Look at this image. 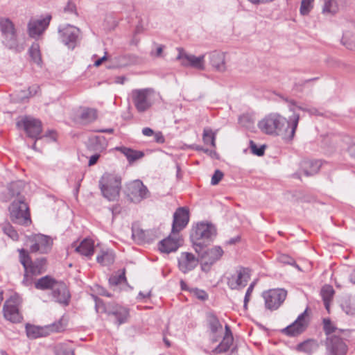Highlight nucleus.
Returning <instances> with one entry per match:
<instances>
[{"mask_svg":"<svg viewBox=\"0 0 355 355\" xmlns=\"http://www.w3.org/2000/svg\"><path fill=\"white\" fill-rule=\"evenodd\" d=\"M289 111L293 114L287 120L285 117L277 113L266 116L258 123L259 128L264 133L271 135H282L286 141H291L297 128L300 114L295 113L293 100L288 101Z\"/></svg>","mask_w":355,"mask_h":355,"instance_id":"obj_1","label":"nucleus"},{"mask_svg":"<svg viewBox=\"0 0 355 355\" xmlns=\"http://www.w3.org/2000/svg\"><path fill=\"white\" fill-rule=\"evenodd\" d=\"M216 229L211 223L201 222L192 229L190 238L195 251L200 254L216 236Z\"/></svg>","mask_w":355,"mask_h":355,"instance_id":"obj_2","label":"nucleus"},{"mask_svg":"<svg viewBox=\"0 0 355 355\" xmlns=\"http://www.w3.org/2000/svg\"><path fill=\"white\" fill-rule=\"evenodd\" d=\"M95 308L97 312H105L114 320L118 326L127 322L129 316V310L119 304L105 305L103 300L94 296Z\"/></svg>","mask_w":355,"mask_h":355,"instance_id":"obj_3","label":"nucleus"},{"mask_svg":"<svg viewBox=\"0 0 355 355\" xmlns=\"http://www.w3.org/2000/svg\"><path fill=\"white\" fill-rule=\"evenodd\" d=\"M121 179L119 176L105 173L99 180V187L103 196L110 201H114L119 196Z\"/></svg>","mask_w":355,"mask_h":355,"instance_id":"obj_4","label":"nucleus"},{"mask_svg":"<svg viewBox=\"0 0 355 355\" xmlns=\"http://www.w3.org/2000/svg\"><path fill=\"white\" fill-rule=\"evenodd\" d=\"M154 94V90L151 88L132 90L130 94L131 99L139 113H144L151 108L155 103Z\"/></svg>","mask_w":355,"mask_h":355,"instance_id":"obj_5","label":"nucleus"},{"mask_svg":"<svg viewBox=\"0 0 355 355\" xmlns=\"http://www.w3.org/2000/svg\"><path fill=\"white\" fill-rule=\"evenodd\" d=\"M18 252L19 253V261L25 270L24 279L22 283L27 285V274L30 273L33 275H37L44 272L46 260L45 258L42 257L37 259L35 261H32L26 250L19 249Z\"/></svg>","mask_w":355,"mask_h":355,"instance_id":"obj_6","label":"nucleus"},{"mask_svg":"<svg viewBox=\"0 0 355 355\" xmlns=\"http://www.w3.org/2000/svg\"><path fill=\"white\" fill-rule=\"evenodd\" d=\"M11 220L16 224L27 225L31 223L27 204L22 198L12 202L9 207Z\"/></svg>","mask_w":355,"mask_h":355,"instance_id":"obj_7","label":"nucleus"},{"mask_svg":"<svg viewBox=\"0 0 355 355\" xmlns=\"http://www.w3.org/2000/svg\"><path fill=\"white\" fill-rule=\"evenodd\" d=\"M0 31L3 44L9 49L17 46V33L14 23L6 17H0Z\"/></svg>","mask_w":355,"mask_h":355,"instance_id":"obj_8","label":"nucleus"},{"mask_svg":"<svg viewBox=\"0 0 355 355\" xmlns=\"http://www.w3.org/2000/svg\"><path fill=\"white\" fill-rule=\"evenodd\" d=\"M21 299L18 294H15L8 299L3 305V311L4 318L14 323L20 322L22 316L19 313V306Z\"/></svg>","mask_w":355,"mask_h":355,"instance_id":"obj_9","label":"nucleus"},{"mask_svg":"<svg viewBox=\"0 0 355 355\" xmlns=\"http://www.w3.org/2000/svg\"><path fill=\"white\" fill-rule=\"evenodd\" d=\"M287 291L283 288L270 289L263 293L265 305L268 309L276 310L284 302Z\"/></svg>","mask_w":355,"mask_h":355,"instance_id":"obj_10","label":"nucleus"},{"mask_svg":"<svg viewBox=\"0 0 355 355\" xmlns=\"http://www.w3.org/2000/svg\"><path fill=\"white\" fill-rule=\"evenodd\" d=\"M178 55L176 60L181 62V64L186 67H192L198 70H204L205 69V55L198 57L187 53L183 49L178 48Z\"/></svg>","mask_w":355,"mask_h":355,"instance_id":"obj_11","label":"nucleus"},{"mask_svg":"<svg viewBox=\"0 0 355 355\" xmlns=\"http://www.w3.org/2000/svg\"><path fill=\"white\" fill-rule=\"evenodd\" d=\"M250 278V270L239 267L234 274L227 277V286L232 290H239L245 287Z\"/></svg>","mask_w":355,"mask_h":355,"instance_id":"obj_12","label":"nucleus"},{"mask_svg":"<svg viewBox=\"0 0 355 355\" xmlns=\"http://www.w3.org/2000/svg\"><path fill=\"white\" fill-rule=\"evenodd\" d=\"M61 41L69 49H73L77 44L80 35V30L70 24L59 28Z\"/></svg>","mask_w":355,"mask_h":355,"instance_id":"obj_13","label":"nucleus"},{"mask_svg":"<svg viewBox=\"0 0 355 355\" xmlns=\"http://www.w3.org/2000/svg\"><path fill=\"white\" fill-rule=\"evenodd\" d=\"M19 128H23L29 137L37 139L42 132V122L31 116H26L17 123Z\"/></svg>","mask_w":355,"mask_h":355,"instance_id":"obj_14","label":"nucleus"},{"mask_svg":"<svg viewBox=\"0 0 355 355\" xmlns=\"http://www.w3.org/2000/svg\"><path fill=\"white\" fill-rule=\"evenodd\" d=\"M148 190L141 180H135L128 186V196L130 200L138 203L148 197Z\"/></svg>","mask_w":355,"mask_h":355,"instance_id":"obj_15","label":"nucleus"},{"mask_svg":"<svg viewBox=\"0 0 355 355\" xmlns=\"http://www.w3.org/2000/svg\"><path fill=\"white\" fill-rule=\"evenodd\" d=\"M327 355H346L347 346L338 335L333 334L327 338Z\"/></svg>","mask_w":355,"mask_h":355,"instance_id":"obj_16","label":"nucleus"},{"mask_svg":"<svg viewBox=\"0 0 355 355\" xmlns=\"http://www.w3.org/2000/svg\"><path fill=\"white\" fill-rule=\"evenodd\" d=\"M51 15H46L42 19H31L28 24V33L31 37L37 38L48 28Z\"/></svg>","mask_w":355,"mask_h":355,"instance_id":"obj_17","label":"nucleus"},{"mask_svg":"<svg viewBox=\"0 0 355 355\" xmlns=\"http://www.w3.org/2000/svg\"><path fill=\"white\" fill-rule=\"evenodd\" d=\"M199 254H200L202 260V270L207 271L211 265L221 258L223 254V250L220 246H215L204 252H201Z\"/></svg>","mask_w":355,"mask_h":355,"instance_id":"obj_18","label":"nucleus"},{"mask_svg":"<svg viewBox=\"0 0 355 355\" xmlns=\"http://www.w3.org/2000/svg\"><path fill=\"white\" fill-rule=\"evenodd\" d=\"M189 220V210L185 207L178 208L173 214L172 234L178 233L184 229Z\"/></svg>","mask_w":355,"mask_h":355,"instance_id":"obj_19","label":"nucleus"},{"mask_svg":"<svg viewBox=\"0 0 355 355\" xmlns=\"http://www.w3.org/2000/svg\"><path fill=\"white\" fill-rule=\"evenodd\" d=\"M32 244L30 246L31 252L40 253H47L52 245V240L49 236L43 234H37L34 236L32 240Z\"/></svg>","mask_w":355,"mask_h":355,"instance_id":"obj_20","label":"nucleus"},{"mask_svg":"<svg viewBox=\"0 0 355 355\" xmlns=\"http://www.w3.org/2000/svg\"><path fill=\"white\" fill-rule=\"evenodd\" d=\"M306 310L302 313L291 324L286 327L283 331L288 336H295L302 333L306 328Z\"/></svg>","mask_w":355,"mask_h":355,"instance_id":"obj_21","label":"nucleus"},{"mask_svg":"<svg viewBox=\"0 0 355 355\" xmlns=\"http://www.w3.org/2000/svg\"><path fill=\"white\" fill-rule=\"evenodd\" d=\"M198 264V259L190 252H182L178 258V268L183 273L193 270Z\"/></svg>","mask_w":355,"mask_h":355,"instance_id":"obj_22","label":"nucleus"},{"mask_svg":"<svg viewBox=\"0 0 355 355\" xmlns=\"http://www.w3.org/2000/svg\"><path fill=\"white\" fill-rule=\"evenodd\" d=\"M207 320L211 332V341L216 343L223 335V325L218 318L213 313H208Z\"/></svg>","mask_w":355,"mask_h":355,"instance_id":"obj_23","label":"nucleus"},{"mask_svg":"<svg viewBox=\"0 0 355 355\" xmlns=\"http://www.w3.org/2000/svg\"><path fill=\"white\" fill-rule=\"evenodd\" d=\"M52 297L55 302L67 305L69 304L70 294L65 284L58 282L52 289Z\"/></svg>","mask_w":355,"mask_h":355,"instance_id":"obj_24","label":"nucleus"},{"mask_svg":"<svg viewBox=\"0 0 355 355\" xmlns=\"http://www.w3.org/2000/svg\"><path fill=\"white\" fill-rule=\"evenodd\" d=\"M211 65L218 71L226 69L225 54L223 52L214 51L208 53Z\"/></svg>","mask_w":355,"mask_h":355,"instance_id":"obj_25","label":"nucleus"},{"mask_svg":"<svg viewBox=\"0 0 355 355\" xmlns=\"http://www.w3.org/2000/svg\"><path fill=\"white\" fill-rule=\"evenodd\" d=\"M225 334L222 341L220 344L211 352V353H223L227 352L233 343V336L232 331L228 324L225 326Z\"/></svg>","mask_w":355,"mask_h":355,"instance_id":"obj_26","label":"nucleus"},{"mask_svg":"<svg viewBox=\"0 0 355 355\" xmlns=\"http://www.w3.org/2000/svg\"><path fill=\"white\" fill-rule=\"evenodd\" d=\"M179 247V239L176 236L173 237L171 235L163 239L159 243V250L162 252L166 254L175 252Z\"/></svg>","mask_w":355,"mask_h":355,"instance_id":"obj_27","label":"nucleus"},{"mask_svg":"<svg viewBox=\"0 0 355 355\" xmlns=\"http://www.w3.org/2000/svg\"><path fill=\"white\" fill-rule=\"evenodd\" d=\"M73 245L75 246L76 252L80 253L83 256L90 258L94 254V243L90 239H85L78 245H76L74 244H73Z\"/></svg>","mask_w":355,"mask_h":355,"instance_id":"obj_28","label":"nucleus"},{"mask_svg":"<svg viewBox=\"0 0 355 355\" xmlns=\"http://www.w3.org/2000/svg\"><path fill=\"white\" fill-rule=\"evenodd\" d=\"M106 139L103 136H94L87 141V149L97 153L103 152L107 147Z\"/></svg>","mask_w":355,"mask_h":355,"instance_id":"obj_29","label":"nucleus"},{"mask_svg":"<svg viewBox=\"0 0 355 355\" xmlns=\"http://www.w3.org/2000/svg\"><path fill=\"white\" fill-rule=\"evenodd\" d=\"M321 167V161L320 160H306L302 164V169L306 176L316 174Z\"/></svg>","mask_w":355,"mask_h":355,"instance_id":"obj_30","label":"nucleus"},{"mask_svg":"<svg viewBox=\"0 0 355 355\" xmlns=\"http://www.w3.org/2000/svg\"><path fill=\"white\" fill-rule=\"evenodd\" d=\"M115 149L123 154L130 163L134 162L143 157L144 155V153L141 151L135 150L125 146L116 147Z\"/></svg>","mask_w":355,"mask_h":355,"instance_id":"obj_31","label":"nucleus"},{"mask_svg":"<svg viewBox=\"0 0 355 355\" xmlns=\"http://www.w3.org/2000/svg\"><path fill=\"white\" fill-rule=\"evenodd\" d=\"M148 234V231H145L137 226L132 227V237L138 243H149L150 238H149Z\"/></svg>","mask_w":355,"mask_h":355,"instance_id":"obj_32","label":"nucleus"},{"mask_svg":"<svg viewBox=\"0 0 355 355\" xmlns=\"http://www.w3.org/2000/svg\"><path fill=\"white\" fill-rule=\"evenodd\" d=\"M79 118L84 123H91L97 118L96 110L89 107H83L81 109Z\"/></svg>","mask_w":355,"mask_h":355,"instance_id":"obj_33","label":"nucleus"},{"mask_svg":"<svg viewBox=\"0 0 355 355\" xmlns=\"http://www.w3.org/2000/svg\"><path fill=\"white\" fill-rule=\"evenodd\" d=\"M58 282L50 276H45L35 282V288L40 290L53 289Z\"/></svg>","mask_w":355,"mask_h":355,"instance_id":"obj_34","label":"nucleus"},{"mask_svg":"<svg viewBox=\"0 0 355 355\" xmlns=\"http://www.w3.org/2000/svg\"><path fill=\"white\" fill-rule=\"evenodd\" d=\"M322 2V12L324 15H335L339 7L336 0H321Z\"/></svg>","mask_w":355,"mask_h":355,"instance_id":"obj_35","label":"nucleus"},{"mask_svg":"<svg viewBox=\"0 0 355 355\" xmlns=\"http://www.w3.org/2000/svg\"><path fill=\"white\" fill-rule=\"evenodd\" d=\"M318 348V342L315 340H307L303 343H300L297 345V349L299 351L305 352L308 354H311L315 352Z\"/></svg>","mask_w":355,"mask_h":355,"instance_id":"obj_36","label":"nucleus"},{"mask_svg":"<svg viewBox=\"0 0 355 355\" xmlns=\"http://www.w3.org/2000/svg\"><path fill=\"white\" fill-rule=\"evenodd\" d=\"M115 256L112 250L102 252L101 255H98L96 260L98 263L103 266H110L114 261Z\"/></svg>","mask_w":355,"mask_h":355,"instance_id":"obj_37","label":"nucleus"},{"mask_svg":"<svg viewBox=\"0 0 355 355\" xmlns=\"http://www.w3.org/2000/svg\"><path fill=\"white\" fill-rule=\"evenodd\" d=\"M26 331L27 336L30 338H36L44 336L42 328L31 324L26 326Z\"/></svg>","mask_w":355,"mask_h":355,"instance_id":"obj_38","label":"nucleus"},{"mask_svg":"<svg viewBox=\"0 0 355 355\" xmlns=\"http://www.w3.org/2000/svg\"><path fill=\"white\" fill-rule=\"evenodd\" d=\"M24 189V182L22 181L12 182L8 187L9 194L11 197L19 196Z\"/></svg>","mask_w":355,"mask_h":355,"instance_id":"obj_39","label":"nucleus"},{"mask_svg":"<svg viewBox=\"0 0 355 355\" xmlns=\"http://www.w3.org/2000/svg\"><path fill=\"white\" fill-rule=\"evenodd\" d=\"M29 54L33 61L37 65L42 63L40 46L37 43H33L29 49Z\"/></svg>","mask_w":355,"mask_h":355,"instance_id":"obj_40","label":"nucleus"},{"mask_svg":"<svg viewBox=\"0 0 355 355\" xmlns=\"http://www.w3.org/2000/svg\"><path fill=\"white\" fill-rule=\"evenodd\" d=\"M323 325H324V330L325 331V334H327V337L329 336H331L333 334L338 335L340 330H338L337 328H336L333 324L331 323L330 319L329 318H324L323 319Z\"/></svg>","mask_w":355,"mask_h":355,"instance_id":"obj_41","label":"nucleus"},{"mask_svg":"<svg viewBox=\"0 0 355 355\" xmlns=\"http://www.w3.org/2000/svg\"><path fill=\"white\" fill-rule=\"evenodd\" d=\"M239 122L242 126L248 129L252 128L254 123V121L252 116L248 114H244L241 115L239 118Z\"/></svg>","mask_w":355,"mask_h":355,"instance_id":"obj_42","label":"nucleus"},{"mask_svg":"<svg viewBox=\"0 0 355 355\" xmlns=\"http://www.w3.org/2000/svg\"><path fill=\"white\" fill-rule=\"evenodd\" d=\"M126 278L125 276V269L123 270L122 272L119 275H112L109 278V284L111 286H116L123 282H125Z\"/></svg>","mask_w":355,"mask_h":355,"instance_id":"obj_43","label":"nucleus"},{"mask_svg":"<svg viewBox=\"0 0 355 355\" xmlns=\"http://www.w3.org/2000/svg\"><path fill=\"white\" fill-rule=\"evenodd\" d=\"M3 232L13 241H17L19 235L17 231L9 223H7L3 227Z\"/></svg>","mask_w":355,"mask_h":355,"instance_id":"obj_44","label":"nucleus"},{"mask_svg":"<svg viewBox=\"0 0 355 355\" xmlns=\"http://www.w3.org/2000/svg\"><path fill=\"white\" fill-rule=\"evenodd\" d=\"M314 0H302L300 12L302 15H308L313 8Z\"/></svg>","mask_w":355,"mask_h":355,"instance_id":"obj_45","label":"nucleus"},{"mask_svg":"<svg viewBox=\"0 0 355 355\" xmlns=\"http://www.w3.org/2000/svg\"><path fill=\"white\" fill-rule=\"evenodd\" d=\"M334 291L331 286L326 285L321 290V295L323 301L331 300Z\"/></svg>","mask_w":355,"mask_h":355,"instance_id":"obj_46","label":"nucleus"},{"mask_svg":"<svg viewBox=\"0 0 355 355\" xmlns=\"http://www.w3.org/2000/svg\"><path fill=\"white\" fill-rule=\"evenodd\" d=\"M215 135L211 130H204L203 141L206 144H210L212 146H215Z\"/></svg>","mask_w":355,"mask_h":355,"instance_id":"obj_47","label":"nucleus"},{"mask_svg":"<svg viewBox=\"0 0 355 355\" xmlns=\"http://www.w3.org/2000/svg\"><path fill=\"white\" fill-rule=\"evenodd\" d=\"M342 43L347 49L355 50V38H348L347 34H345L342 38Z\"/></svg>","mask_w":355,"mask_h":355,"instance_id":"obj_48","label":"nucleus"},{"mask_svg":"<svg viewBox=\"0 0 355 355\" xmlns=\"http://www.w3.org/2000/svg\"><path fill=\"white\" fill-rule=\"evenodd\" d=\"M256 283H257L256 280L252 282L250 284V286H248V288L247 289V291L245 293V297H244V304H243V306H244V308L245 309H247L248 303V302L250 300V296L252 295V293L253 292V290H254V286L256 285Z\"/></svg>","mask_w":355,"mask_h":355,"instance_id":"obj_49","label":"nucleus"},{"mask_svg":"<svg viewBox=\"0 0 355 355\" xmlns=\"http://www.w3.org/2000/svg\"><path fill=\"white\" fill-rule=\"evenodd\" d=\"M56 355H74L71 349L60 345L56 349Z\"/></svg>","mask_w":355,"mask_h":355,"instance_id":"obj_50","label":"nucleus"},{"mask_svg":"<svg viewBox=\"0 0 355 355\" xmlns=\"http://www.w3.org/2000/svg\"><path fill=\"white\" fill-rule=\"evenodd\" d=\"M223 173L220 170H216L212 175L211 183L212 185H216L222 180Z\"/></svg>","mask_w":355,"mask_h":355,"instance_id":"obj_51","label":"nucleus"},{"mask_svg":"<svg viewBox=\"0 0 355 355\" xmlns=\"http://www.w3.org/2000/svg\"><path fill=\"white\" fill-rule=\"evenodd\" d=\"M250 144L252 151L254 155H257L258 156H262L264 154V146H261V147L258 148L257 145L252 141H251Z\"/></svg>","mask_w":355,"mask_h":355,"instance_id":"obj_52","label":"nucleus"},{"mask_svg":"<svg viewBox=\"0 0 355 355\" xmlns=\"http://www.w3.org/2000/svg\"><path fill=\"white\" fill-rule=\"evenodd\" d=\"M343 310L347 314V315H353L355 313V307L352 306L347 304H342Z\"/></svg>","mask_w":355,"mask_h":355,"instance_id":"obj_53","label":"nucleus"},{"mask_svg":"<svg viewBox=\"0 0 355 355\" xmlns=\"http://www.w3.org/2000/svg\"><path fill=\"white\" fill-rule=\"evenodd\" d=\"M100 157L99 153H96L94 155H92L89 157L88 165L89 166L94 165L98 162V159Z\"/></svg>","mask_w":355,"mask_h":355,"instance_id":"obj_54","label":"nucleus"},{"mask_svg":"<svg viewBox=\"0 0 355 355\" xmlns=\"http://www.w3.org/2000/svg\"><path fill=\"white\" fill-rule=\"evenodd\" d=\"M96 292L98 295H103V296H107V297H111L112 295L107 292L105 288L101 286H97Z\"/></svg>","mask_w":355,"mask_h":355,"instance_id":"obj_55","label":"nucleus"},{"mask_svg":"<svg viewBox=\"0 0 355 355\" xmlns=\"http://www.w3.org/2000/svg\"><path fill=\"white\" fill-rule=\"evenodd\" d=\"M64 11L67 12H71V13L76 14V6L73 3L69 2L68 4L64 8Z\"/></svg>","mask_w":355,"mask_h":355,"instance_id":"obj_56","label":"nucleus"},{"mask_svg":"<svg viewBox=\"0 0 355 355\" xmlns=\"http://www.w3.org/2000/svg\"><path fill=\"white\" fill-rule=\"evenodd\" d=\"M164 46L159 45L156 48L155 52L152 51L151 55L155 57H161L163 52Z\"/></svg>","mask_w":355,"mask_h":355,"instance_id":"obj_57","label":"nucleus"},{"mask_svg":"<svg viewBox=\"0 0 355 355\" xmlns=\"http://www.w3.org/2000/svg\"><path fill=\"white\" fill-rule=\"evenodd\" d=\"M40 89V87L37 85H33L32 87H30L28 89L29 91V95L30 96H34L35 95Z\"/></svg>","mask_w":355,"mask_h":355,"instance_id":"obj_58","label":"nucleus"},{"mask_svg":"<svg viewBox=\"0 0 355 355\" xmlns=\"http://www.w3.org/2000/svg\"><path fill=\"white\" fill-rule=\"evenodd\" d=\"M196 295H197L198 298L202 300L207 298V293L204 291H202V290H197Z\"/></svg>","mask_w":355,"mask_h":355,"instance_id":"obj_59","label":"nucleus"},{"mask_svg":"<svg viewBox=\"0 0 355 355\" xmlns=\"http://www.w3.org/2000/svg\"><path fill=\"white\" fill-rule=\"evenodd\" d=\"M281 261L291 265L295 264V261L291 258L286 256H283L281 257Z\"/></svg>","mask_w":355,"mask_h":355,"instance_id":"obj_60","label":"nucleus"},{"mask_svg":"<svg viewBox=\"0 0 355 355\" xmlns=\"http://www.w3.org/2000/svg\"><path fill=\"white\" fill-rule=\"evenodd\" d=\"M142 133L145 136L150 137V136H152L154 134V132L150 128H144L142 130Z\"/></svg>","mask_w":355,"mask_h":355,"instance_id":"obj_61","label":"nucleus"},{"mask_svg":"<svg viewBox=\"0 0 355 355\" xmlns=\"http://www.w3.org/2000/svg\"><path fill=\"white\" fill-rule=\"evenodd\" d=\"M348 152L350 156L355 159V143L348 147Z\"/></svg>","mask_w":355,"mask_h":355,"instance_id":"obj_62","label":"nucleus"},{"mask_svg":"<svg viewBox=\"0 0 355 355\" xmlns=\"http://www.w3.org/2000/svg\"><path fill=\"white\" fill-rule=\"evenodd\" d=\"M155 140L158 143H163L164 142V138L161 132H158L155 134Z\"/></svg>","mask_w":355,"mask_h":355,"instance_id":"obj_63","label":"nucleus"},{"mask_svg":"<svg viewBox=\"0 0 355 355\" xmlns=\"http://www.w3.org/2000/svg\"><path fill=\"white\" fill-rule=\"evenodd\" d=\"M307 112L311 115H319L320 112L315 107L308 108Z\"/></svg>","mask_w":355,"mask_h":355,"instance_id":"obj_64","label":"nucleus"}]
</instances>
